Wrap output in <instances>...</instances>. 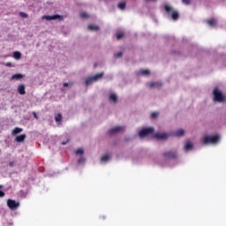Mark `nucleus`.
<instances>
[{"label":"nucleus","mask_w":226,"mask_h":226,"mask_svg":"<svg viewBox=\"0 0 226 226\" xmlns=\"http://www.w3.org/2000/svg\"><path fill=\"white\" fill-rule=\"evenodd\" d=\"M221 139H222V137L218 134L213 135V136L206 135L201 139V142H202V144H205V145L218 144V142H220Z\"/></svg>","instance_id":"1"},{"label":"nucleus","mask_w":226,"mask_h":226,"mask_svg":"<svg viewBox=\"0 0 226 226\" xmlns=\"http://www.w3.org/2000/svg\"><path fill=\"white\" fill-rule=\"evenodd\" d=\"M214 102H217L218 103H223L226 102V96L223 95L222 91L218 88L214 90Z\"/></svg>","instance_id":"2"},{"label":"nucleus","mask_w":226,"mask_h":226,"mask_svg":"<svg viewBox=\"0 0 226 226\" xmlns=\"http://www.w3.org/2000/svg\"><path fill=\"white\" fill-rule=\"evenodd\" d=\"M165 11H167L169 17H171L172 20H177L179 19V12L174 10L170 5H165Z\"/></svg>","instance_id":"3"},{"label":"nucleus","mask_w":226,"mask_h":226,"mask_svg":"<svg viewBox=\"0 0 226 226\" xmlns=\"http://www.w3.org/2000/svg\"><path fill=\"white\" fill-rule=\"evenodd\" d=\"M103 78V72L95 74L92 77L87 78L85 79V84L86 86H91V84L94 83V82H98L100 80V79Z\"/></svg>","instance_id":"4"},{"label":"nucleus","mask_w":226,"mask_h":226,"mask_svg":"<svg viewBox=\"0 0 226 226\" xmlns=\"http://www.w3.org/2000/svg\"><path fill=\"white\" fill-rule=\"evenodd\" d=\"M154 133V128L147 127L144 128L139 132V136L141 138L149 137V135H153Z\"/></svg>","instance_id":"5"},{"label":"nucleus","mask_w":226,"mask_h":226,"mask_svg":"<svg viewBox=\"0 0 226 226\" xmlns=\"http://www.w3.org/2000/svg\"><path fill=\"white\" fill-rule=\"evenodd\" d=\"M7 206L11 211H17L20 207V202L16 201L15 200H8Z\"/></svg>","instance_id":"6"},{"label":"nucleus","mask_w":226,"mask_h":226,"mask_svg":"<svg viewBox=\"0 0 226 226\" xmlns=\"http://www.w3.org/2000/svg\"><path fill=\"white\" fill-rule=\"evenodd\" d=\"M123 132H124V126L123 125L115 126L109 130V135H117V133H121Z\"/></svg>","instance_id":"7"},{"label":"nucleus","mask_w":226,"mask_h":226,"mask_svg":"<svg viewBox=\"0 0 226 226\" xmlns=\"http://www.w3.org/2000/svg\"><path fill=\"white\" fill-rule=\"evenodd\" d=\"M154 139H157V140H167L169 137H170V133L169 132H157L154 134Z\"/></svg>","instance_id":"8"},{"label":"nucleus","mask_w":226,"mask_h":226,"mask_svg":"<svg viewBox=\"0 0 226 226\" xmlns=\"http://www.w3.org/2000/svg\"><path fill=\"white\" fill-rule=\"evenodd\" d=\"M109 102H110V103H117V102H119V97L117 96V94L114 92L109 93Z\"/></svg>","instance_id":"9"},{"label":"nucleus","mask_w":226,"mask_h":226,"mask_svg":"<svg viewBox=\"0 0 226 226\" xmlns=\"http://www.w3.org/2000/svg\"><path fill=\"white\" fill-rule=\"evenodd\" d=\"M42 19H45V20H63V16L55 14L51 16H43Z\"/></svg>","instance_id":"10"},{"label":"nucleus","mask_w":226,"mask_h":226,"mask_svg":"<svg viewBox=\"0 0 226 226\" xmlns=\"http://www.w3.org/2000/svg\"><path fill=\"white\" fill-rule=\"evenodd\" d=\"M192 149H193V142H192V141H186L185 142V147H184V151L185 152V153H188V151H192Z\"/></svg>","instance_id":"11"},{"label":"nucleus","mask_w":226,"mask_h":226,"mask_svg":"<svg viewBox=\"0 0 226 226\" xmlns=\"http://www.w3.org/2000/svg\"><path fill=\"white\" fill-rule=\"evenodd\" d=\"M165 158H177V152L176 151H168L164 153Z\"/></svg>","instance_id":"12"},{"label":"nucleus","mask_w":226,"mask_h":226,"mask_svg":"<svg viewBox=\"0 0 226 226\" xmlns=\"http://www.w3.org/2000/svg\"><path fill=\"white\" fill-rule=\"evenodd\" d=\"M148 87L150 89H158L162 87V83L161 82H151L147 84Z\"/></svg>","instance_id":"13"},{"label":"nucleus","mask_w":226,"mask_h":226,"mask_svg":"<svg viewBox=\"0 0 226 226\" xmlns=\"http://www.w3.org/2000/svg\"><path fill=\"white\" fill-rule=\"evenodd\" d=\"M138 77H147V75H151V71L149 70H139L137 73Z\"/></svg>","instance_id":"14"},{"label":"nucleus","mask_w":226,"mask_h":226,"mask_svg":"<svg viewBox=\"0 0 226 226\" xmlns=\"http://www.w3.org/2000/svg\"><path fill=\"white\" fill-rule=\"evenodd\" d=\"M174 137H184L185 136V130L178 129L173 132Z\"/></svg>","instance_id":"15"},{"label":"nucleus","mask_w":226,"mask_h":226,"mask_svg":"<svg viewBox=\"0 0 226 226\" xmlns=\"http://www.w3.org/2000/svg\"><path fill=\"white\" fill-rule=\"evenodd\" d=\"M26 137H27L26 134H20L15 138V142H24Z\"/></svg>","instance_id":"16"},{"label":"nucleus","mask_w":226,"mask_h":226,"mask_svg":"<svg viewBox=\"0 0 226 226\" xmlns=\"http://www.w3.org/2000/svg\"><path fill=\"white\" fill-rule=\"evenodd\" d=\"M111 156L109 154H106L101 158V163H107L108 162H110Z\"/></svg>","instance_id":"17"},{"label":"nucleus","mask_w":226,"mask_h":226,"mask_svg":"<svg viewBox=\"0 0 226 226\" xmlns=\"http://www.w3.org/2000/svg\"><path fill=\"white\" fill-rule=\"evenodd\" d=\"M18 93H19V94H26V86L19 85L18 86Z\"/></svg>","instance_id":"18"},{"label":"nucleus","mask_w":226,"mask_h":226,"mask_svg":"<svg viewBox=\"0 0 226 226\" xmlns=\"http://www.w3.org/2000/svg\"><path fill=\"white\" fill-rule=\"evenodd\" d=\"M22 132H24V129H22L20 127H16L11 132V135H19V133H22Z\"/></svg>","instance_id":"19"},{"label":"nucleus","mask_w":226,"mask_h":226,"mask_svg":"<svg viewBox=\"0 0 226 226\" xmlns=\"http://www.w3.org/2000/svg\"><path fill=\"white\" fill-rule=\"evenodd\" d=\"M23 75L20 73L13 74L11 78V80H20V79H23Z\"/></svg>","instance_id":"20"},{"label":"nucleus","mask_w":226,"mask_h":226,"mask_svg":"<svg viewBox=\"0 0 226 226\" xmlns=\"http://www.w3.org/2000/svg\"><path fill=\"white\" fill-rule=\"evenodd\" d=\"M87 29L89 31H98L100 29V26H96V25H89L87 26Z\"/></svg>","instance_id":"21"},{"label":"nucleus","mask_w":226,"mask_h":226,"mask_svg":"<svg viewBox=\"0 0 226 226\" xmlns=\"http://www.w3.org/2000/svg\"><path fill=\"white\" fill-rule=\"evenodd\" d=\"M13 57H14V59L19 61V59H20V57H22V53H20V51H14Z\"/></svg>","instance_id":"22"},{"label":"nucleus","mask_w":226,"mask_h":226,"mask_svg":"<svg viewBox=\"0 0 226 226\" xmlns=\"http://www.w3.org/2000/svg\"><path fill=\"white\" fill-rule=\"evenodd\" d=\"M55 121L56 123L61 124V121H63V115L61 113H58L56 117H55Z\"/></svg>","instance_id":"23"},{"label":"nucleus","mask_w":226,"mask_h":226,"mask_svg":"<svg viewBox=\"0 0 226 226\" xmlns=\"http://www.w3.org/2000/svg\"><path fill=\"white\" fill-rule=\"evenodd\" d=\"M207 24H208V26H210L211 27H215V26H216V19H208L207 20Z\"/></svg>","instance_id":"24"},{"label":"nucleus","mask_w":226,"mask_h":226,"mask_svg":"<svg viewBox=\"0 0 226 226\" xmlns=\"http://www.w3.org/2000/svg\"><path fill=\"white\" fill-rule=\"evenodd\" d=\"M75 154H76L77 156H82V154H84V150H83V148H79V149H77V150L75 151Z\"/></svg>","instance_id":"25"},{"label":"nucleus","mask_w":226,"mask_h":226,"mask_svg":"<svg viewBox=\"0 0 226 226\" xmlns=\"http://www.w3.org/2000/svg\"><path fill=\"white\" fill-rule=\"evenodd\" d=\"M79 165H82V163H86V159L84 156H80V158L78 159Z\"/></svg>","instance_id":"26"},{"label":"nucleus","mask_w":226,"mask_h":226,"mask_svg":"<svg viewBox=\"0 0 226 226\" xmlns=\"http://www.w3.org/2000/svg\"><path fill=\"white\" fill-rule=\"evenodd\" d=\"M118 8L120 10H124L126 8V4L124 2L118 4Z\"/></svg>","instance_id":"27"},{"label":"nucleus","mask_w":226,"mask_h":226,"mask_svg":"<svg viewBox=\"0 0 226 226\" xmlns=\"http://www.w3.org/2000/svg\"><path fill=\"white\" fill-rule=\"evenodd\" d=\"M121 38H124V33H117V40H121Z\"/></svg>","instance_id":"28"},{"label":"nucleus","mask_w":226,"mask_h":226,"mask_svg":"<svg viewBox=\"0 0 226 226\" xmlns=\"http://www.w3.org/2000/svg\"><path fill=\"white\" fill-rule=\"evenodd\" d=\"M80 17L82 19H87V17H89V14H87V12H81Z\"/></svg>","instance_id":"29"},{"label":"nucleus","mask_w":226,"mask_h":226,"mask_svg":"<svg viewBox=\"0 0 226 226\" xmlns=\"http://www.w3.org/2000/svg\"><path fill=\"white\" fill-rule=\"evenodd\" d=\"M63 86L64 87H72V86H73V83H64Z\"/></svg>","instance_id":"30"},{"label":"nucleus","mask_w":226,"mask_h":226,"mask_svg":"<svg viewBox=\"0 0 226 226\" xmlns=\"http://www.w3.org/2000/svg\"><path fill=\"white\" fill-rule=\"evenodd\" d=\"M151 116H152V117H153L154 119H156V117H158V116H159V113H158V112H153V113L151 114Z\"/></svg>","instance_id":"31"},{"label":"nucleus","mask_w":226,"mask_h":226,"mask_svg":"<svg viewBox=\"0 0 226 226\" xmlns=\"http://www.w3.org/2000/svg\"><path fill=\"white\" fill-rule=\"evenodd\" d=\"M3 185H0V197H4V192L2 191Z\"/></svg>","instance_id":"32"},{"label":"nucleus","mask_w":226,"mask_h":226,"mask_svg":"<svg viewBox=\"0 0 226 226\" xmlns=\"http://www.w3.org/2000/svg\"><path fill=\"white\" fill-rule=\"evenodd\" d=\"M5 66L11 68V67H13V64H11V62H7V63H5Z\"/></svg>","instance_id":"33"},{"label":"nucleus","mask_w":226,"mask_h":226,"mask_svg":"<svg viewBox=\"0 0 226 226\" xmlns=\"http://www.w3.org/2000/svg\"><path fill=\"white\" fill-rule=\"evenodd\" d=\"M121 56H123V52H121V51L115 54V57H121Z\"/></svg>","instance_id":"34"},{"label":"nucleus","mask_w":226,"mask_h":226,"mask_svg":"<svg viewBox=\"0 0 226 226\" xmlns=\"http://www.w3.org/2000/svg\"><path fill=\"white\" fill-rule=\"evenodd\" d=\"M182 2L184 4H186V5L190 4V0H182Z\"/></svg>","instance_id":"35"},{"label":"nucleus","mask_w":226,"mask_h":226,"mask_svg":"<svg viewBox=\"0 0 226 226\" xmlns=\"http://www.w3.org/2000/svg\"><path fill=\"white\" fill-rule=\"evenodd\" d=\"M33 116L35 119H38V115L36 114V112H33Z\"/></svg>","instance_id":"36"},{"label":"nucleus","mask_w":226,"mask_h":226,"mask_svg":"<svg viewBox=\"0 0 226 226\" xmlns=\"http://www.w3.org/2000/svg\"><path fill=\"white\" fill-rule=\"evenodd\" d=\"M21 17H27V14L20 12Z\"/></svg>","instance_id":"37"},{"label":"nucleus","mask_w":226,"mask_h":226,"mask_svg":"<svg viewBox=\"0 0 226 226\" xmlns=\"http://www.w3.org/2000/svg\"><path fill=\"white\" fill-rule=\"evenodd\" d=\"M66 144H68V140H67V141H63V142H62V145H63V146H66Z\"/></svg>","instance_id":"38"},{"label":"nucleus","mask_w":226,"mask_h":226,"mask_svg":"<svg viewBox=\"0 0 226 226\" xmlns=\"http://www.w3.org/2000/svg\"><path fill=\"white\" fill-rule=\"evenodd\" d=\"M10 167H13V162H9Z\"/></svg>","instance_id":"39"},{"label":"nucleus","mask_w":226,"mask_h":226,"mask_svg":"<svg viewBox=\"0 0 226 226\" xmlns=\"http://www.w3.org/2000/svg\"><path fill=\"white\" fill-rule=\"evenodd\" d=\"M146 1H156V0H146Z\"/></svg>","instance_id":"40"}]
</instances>
